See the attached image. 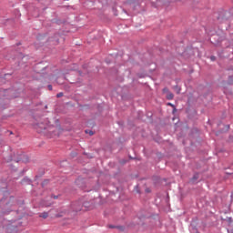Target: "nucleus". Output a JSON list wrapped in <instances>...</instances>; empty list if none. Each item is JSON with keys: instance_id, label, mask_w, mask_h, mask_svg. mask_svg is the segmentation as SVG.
<instances>
[{"instance_id": "f257e3e1", "label": "nucleus", "mask_w": 233, "mask_h": 233, "mask_svg": "<svg viewBox=\"0 0 233 233\" xmlns=\"http://www.w3.org/2000/svg\"><path fill=\"white\" fill-rule=\"evenodd\" d=\"M39 217H41L42 218H48V212H44V213H41V215H39Z\"/></svg>"}, {"instance_id": "f03ea898", "label": "nucleus", "mask_w": 233, "mask_h": 233, "mask_svg": "<svg viewBox=\"0 0 233 233\" xmlns=\"http://www.w3.org/2000/svg\"><path fill=\"white\" fill-rule=\"evenodd\" d=\"M167 100H171L174 98V95H172V93H169V94H167Z\"/></svg>"}, {"instance_id": "7ed1b4c3", "label": "nucleus", "mask_w": 233, "mask_h": 233, "mask_svg": "<svg viewBox=\"0 0 233 233\" xmlns=\"http://www.w3.org/2000/svg\"><path fill=\"white\" fill-rule=\"evenodd\" d=\"M86 134H89V136H94V132L93 131L86 130Z\"/></svg>"}, {"instance_id": "20e7f679", "label": "nucleus", "mask_w": 233, "mask_h": 233, "mask_svg": "<svg viewBox=\"0 0 233 233\" xmlns=\"http://www.w3.org/2000/svg\"><path fill=\"white\" fill-rule=\"evenodd\" d=\"M175 89H177V94H179L181 92V88L175 86Z\"/></svg>"}, {"instance_id": "39448f33", "label": "nucleus", "mask_w": 233, "mask_h": 233, "mask_svg": "<svg viewBox=\"0 0 233 233\" xmlns=\"http://www.w3.org/2000/svg\"><path fill=\"white\" fill-rule=\"evenodd\" d=\"M63 96V93H59L56 95V97L59 98V97H62Z\"/></svg>"}, {"instance_id": "423d86ee", "label": "nucleus", "mask_w": 233, "mask_h": 233, "mask_svg": "<svg viewBox=\"0 0 233 233\" xmlns=\"http://www.w3.org/2000/svg\"><path fill=\"white\" fill-rule=\"evenodd\" d=\"M47 88L51 91L52 90V86L51 85L47 86Z\"/></svg>"}, {"instance_id": "0eeeda50", "label": "nucleus", "mask_w": 233, "mask_h": 233, "mask_svg": "<svg viewBox=\"0 0 233 233\" xmlns=\"http://www.w3.org/2000/svg\"><path fill=\"white\" fill-rule=\"evenodd\" d=\"M167 106L174 107V105H172L171 103H167Z\"/></svg>"}, {"instance_id": "6e6552de", "label": "nucleus", "mask_w": 233, "mask_h": 233, "mask_svg": "<svg viewBox=\"0 0 233 233\" xmlns=\"http://www.w3.org/2000/svg\"><path fill=\"white\" fill-rule=\"evenodd\" d=\"M216 57L211 56V61H215Z\"/></svg>"}, {"instance_id": "1a4fd4ad", "label": "nucleus", "mask_w": 233, "mask_h": 233, "mask_svg": "<svg viewBox=\"0 0 233 233\" xmlns=\"http://www.w3.org/2000/svg\"><path fill=\"white\" fill-rule=\"evenodd\" d=\"M193 179H198V175H196L194 177H193Z\"/></svg>"}, {"instance_id": "9d476101", "label": "nucleus", "mask_w": 233, "mask_h": 233, "mask_svg": "<svg viewBox=\"0 0 233 233\" xmlns=\"http://www.w3.org/2000/svg\"><path fill=\"white\" fill-rule=\"evenodd\" d=\"M57 218L63 217V215H56Z\"/></svg>"}, {"instance_id": "9b49d317", "label": "nucleus", "mask_w": 233, "mask_h": 233, "mask_svg": "<svg viewBox=\"0 0 233 233\" xmlns=\"http://www.w3.org/2000/svg\"><path fill=\"white\" fill-rule=\"evenodd\" d=\"M53 199H57V197H53Z\"/></svg>"}, {"instance_id": "f8f14e48", "label": "nucleus", "mask_w": 233, "mask_h": 233, "mask_svg": "<svg viewBox=\"0 0 233 233\" xmlns=\"http://www.w3.org/2000/svg\"><path fill=\"white\" fill-rule=\"evenodd\" d=\"M76 211H80V208L76 209Z\"/></svg>"}, {"instance_id": "ddd939ff", "label": "nucleus", "mask_w": 233, "mask_h": 233, "mask_svg": "<svg viewBox=\"0 0 233 233\" xmlns=\"http://www.w3.org/2000/svg\"><path fill=\"white\" fill-rule=\"evenodd\" d=\"M110 228H114V227H112V226H111Z\"/></svg>"}]
</instances>
